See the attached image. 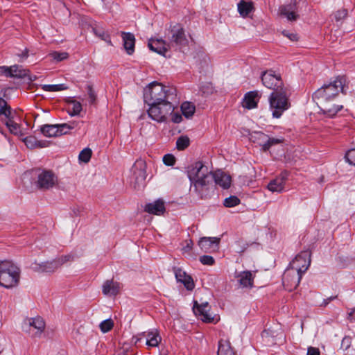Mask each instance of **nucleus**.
I'll list each match as a JSON object with an SVG mask.
<instances>
[{"instance_id": "6ab92c4d", "label": "nucleus", "mask_w": 355, "mask_h": 355, "mask_svg": "<svg viewBox=\"0 0 355 355\" xmlns=\"http://www.w3.org/2000/svg\"><path fill=\"white\" fill-rule=\"evenodd\" d=\"M120 291V285L113 279L106 280L103 284L102 291L107 296H116Z\"/></svg>"}, {"instance_id": "aec40b11", "label": "nucleus", "mask_w": 355, "mask_h": 355, "mask_svg": "<svg viewBox=\"0 0 355 355\" xmlns=\"http://www.w3.org/2000/svg\"><path fill=\"white\" fill-rule=\"evenodd\" d=\"M254 277L252 272L249 270L241 272L236 275L239 285L243 288H252Z\"/></svg>"}, {"instance_id": "e433bc0d", "label": "nucleus", "mask_w": 355, "mask_h": 355, "mask_svg": "<svg viewBox=\"0 0 355 355\" xmlns=\"http://www.w3.org/2000/svg\"><path fill=\"white\" fill-rule=\"evenodd\" d=\"M92 151L89 148H85L82 150L79 154V160L85 163H87L92 157Z\"/></svg>"}, {"instance_id": "412c9836", "label": "nucleus", "mask_w": 355, "mask_h": 355, "mask_svg": "<svg viewBox=\"0 0 355 355\" xmlns=\"http://www.w3.org/2000/svg\"><path fill=\"white\" fill-rule=\"evenodd\" d=\"M297 278V272H296V271L291 268L286 270L282 278L284 287L289 291H291L293 288H296L297 287L294 286V282Z\"/></svg>"}, {"instance_id": "09e8293b", "label": "nucleus", "mask_w": 355, "mask_h": 355, "mask_svg": "<svg viewBox=\"0 0 355 355\" xmlns=\"http://www.w3.org/2000/svg\"><path fill=\"white\" fill-rule=\"evenodd\" d=\"M51 57L53 58V60H56L57 62H60L67 58L68 53L66 52L60 53L55 51L51 53Z\"/></svg>"}, {"instance_id": "79ce46f5", "label": "nucleus", "mask_w": 355, "mask_h": 355, "mask_svg": "<svg viewBox=\"0 0 355 355\" xmlns=\"http://www.w3.org/2000/svg\"><path fill=\"white\" fill-rule=\"evenodd\" d=\"M282 141L279 139L275 138H269L267 135V139L266 140V143L263 144V150L266 151L269 150V148L274 145L278 144L281 143Z\"/></svg>"}, {"instance_id": "39448f33", "label": "nucleus", "mask_w": 355, "mask_h": 355, "mask_svg": "<svg viewBox=\"0 0 355 355\" xmlns=\"http://www.w3.org/2000/svg\"><path fill=\"white\" fill-rule=\"evenodd\" d=\"M20 268L12 261H0V286L6 288L16 286L20 278Z\"/></svg>"}, {"instance_id": "864d4df0", "label": "nucleus", "mask_w": 355, "mask_h": 355, "mask_svg": "<svg viewBox=\"0 0 355 355\" xmlns=\"http://www.w3.org/2000/svg\"><path fill=\"white\" fill-rule=\"evenodd\" d=\"M144 211L150 214L155 215V202L146 204Z\"/></svg>"}, {"instance_id": "f257e3e1", "label": "nucleus", "mask_w": 355, "mask_h": 355, "mask_svg": "<svg viewBox=\"0 0 355 355\" xmlns=\"http://www.w3.org/2000/svg\"><path fill=\"white\" fill-rule=\"evenodd\" d=\"M345 82V77L339 76L333 82L324 85L313 93V99L324 115L332 118L343 108V105L334 102L340 92L346 94Z\"/></svg>"}, {"instance_id": "3c124183", "label": "nucleus", "mask_w": 355, "mask_h": 355, "mask_svg": "<svg viewBox=\"0 0 355 355\" xmlns=\"http://www.w3.org/2000/svg\"><path fill=\"white\" fill-rule=\"evenodd\" d=\"M352 345V338L350 336H345L341 342V349L344 350L348 349Z\"/></svg>"}, {"instance_id": "680f3d73", "label": "nucleus", "mask_w": 355, "mask_h": 355, "mask_svg": "<svg viewBox=\"0 0 355 355\" xmlns=\"http://www.w3.org/2000/svg\"><path fill=\"white\" fill-rule=\"evenodd\" d=\"M27 71V73L26 76H23L21 78H27V80L30 82L35 81L37 79V76L35 75H31L30 74V71L25 69Z\"/></svg>"}, {"instance_id": "5701e85b", "label": "nucleus", "mask_w": 355, "mask_h": 355, "mask_svg": "<svg viewBox=\"0 0 355 355\" xmlns=\"http://www.w3.org/2000/svg\"><path fill=\"white\" fill-rule=\"evenodd\" d=\"M121 37L123 42V46L129 55H132L135 51V37L131 33L121 32Z\"/></svg>"}, {"instance_id": "a878e982", "label": "nucleus", "mask_w": 355, "mask_h": 355, "mask_svg": "<svg viewBox=\"0 0 355 355\" xmlns=\"http://www.w3.org/2000/svg\"><path fill=\"white\" fill-rule=\"evenodd\" d=\"M254 10V6L252 1H245V0H241L238 3V11L239 14L245 17L248 16V15Z\"/></svg>"}, {"instance_id": "c85d7f7f", "label": "nucleus", "mask_w": 355, "mask_h": 355, "mask_svg": "<svg viewBox=\"0 0 355 355\" xmlns=\"http://www.w3.org/2000/svg\"><path fill=\"white\" fill-rule=\"evenodd\" d=\"M79 122L77 121H70L69 123L57 124L59 135L61 136L62 135L67 134L71 130L76 128Z\"/></svg>"}, {"instance_id": "ea45409f", "label": "nucleus", "mask_w": 355, "mask_h": 355, "mask_svg": "<svg viewBox=\"0 0 355 355\" xmlns=\"http://www.w3.org/2000/svg\"><path fill=\"white\" fill-rule=\"evenodd\" d=\"M10 106L7 102L2 98H0V117L9 115Z\"/></svg>"}, {"instance_id": "f3484780", "label": "nucleus", "mask_w": 355, "mask_h": 355, "mask_svg": "<svg viewBox=\"0 0 355 355\" xmlns=\"http://www.w3.org/2000/svg\"><path fill=\"white\" fill-rule=\"evenodd\" d=\"M213 181L216 184L223 189H228L231 184V176L225 172L218 170L212 173Z\"/></svg>"}, {"instance_id": "49530a36", "label": "nucleus", "mask_w": 355, "mask_h": 355, "mask_svg": "<svg viewBox=\"0 0 355 355\" xmlns=\"http://www.w3.org/2000/svg\"><path fill=\"white\" fill-rule=\"evenodd\" d=\"M163 163L168 166H172L175 164L176 159L172 154H166L163 157Z\"/></svg>"}, {"instance_id": "1a4fd4ad", "label": "nucleus", "mask_w": 355, "mask_h": 355, "mask_svg": "<svg viewBox=\"0 0 355 355\" xmlns=\"http://www.w3.org/2000/svg\"><path fill=\"white\" fill-rule=\"evenodd\" d=\"M58 182L55 174L49 170H42L37 175L36 187L40 190H48L53 188Z\"/></svg>"}, {"instance_id": "7c9ffc66", "label": "nucleus", "mask_w": 355, "mask_h": 355, "mask_svg": "<svg viewBox=\"0 0 355 355\" xmlns=\"http://www.w3.org/2000/svg\"><path fill=\"white\" fill-rule=\"evenodd\" d=\"M181 110L185 117L189 118L193 115L196 107L190 102H184L181 105Z\"/></svg>"}, {"instance_id": "4468645a", "label": "nucleus", "mask_w": 355, "mask_h": 355, "mask_svg": "<svg viewBox=\"0 0 355 355\" xmlns=\"http://www.w3.org/2000/svg\"><path fill=\"white\" fill-rule=\"evenodd\" d=\"M182 51V48L188 44V40L185 37L184 29L180 26H175L172 29V40Z\"/></svg>"}, {"instance_id": "a18cd8bd", "label": "nucleus", "mask_w": 355, "mask_h": 355, "mask_svg": "<svg viewBox=\"0 0 355 355\" xmlns=\"http://www.w3.org/2000/svg\"><path fill=\"white\" fill-rule=\"evenodd\" d=\"M165 212V202L163 199H157V216H162Z\"/></svg>"}, {"instance_id": "c756f323", "label": "nucleus", "mask_w": 355, "mask_h": 355, "mask_svg": "<svg viewBox=\"0 0 355 355\" xmlns=\"http://www.w3.org/2000/svg\"><path fill=\"white\" fill-rule=\"evenodd\" d=\"M169 45L166 44L164 40L157 39V54L163 56L164 58L170 57V54H168Z\"/></svg>"}, {"instance_id": "f03ea898", "label": "nucleus", "mask_w": 355, "mask_h": 355, "mask_svg": "<svg viewBox=\"0 0 355 355\" xmlns=\"http://www.w3.org/2000/svg\"><path fill=\"white\" fill-rule=\"evenodd\" d=\"M261 81L265 87L273 90L268 99L270 109L272 116L278 119L291 106L288 90L283 86L280 76L272 70L263 72Z\"/></svg>"}, {"instance_id": "c03bdc74", "label": "nucleus", "mask_w": 355, "mask_h": 355, "mask_svg": "<svg viewBox=\"0 0 355 355\" xmlns=\"http://www.w3.org/2000/svg\"><path fill=\"white\" fill-rule=\"evenodd\" d=\"M0 121L4 123L6 127H9L12 123H15L16 122L14 121L13 116H12V112H11V107L9 109V115L7 116H2L0 117Z\"/></svg>"}, {"instance_id": "4c0bfd02", "label": "nucleus", "mask_w": 355, "mask_h": 355, "mask_svg": "<svg viewBox=\"0 0 355 355\" xmlns=\"http://www.w3.org/2000/svg\"><path fill=\"white\" fill-rule=\"evenodd\" d=\"M240 200L236 196H232L224 200L223 205L226 207H232L240 204Z\"/></svg>"}, {"instance_id": "c9c22d12", "label": "nucleus", "mask_w": 355, "mask_h": 355, "mask_svg": "<svg viewBox=\"0 0 355 355\" xmlns=\"http://www.w3.org/2000/svg\"><path fill=\"white\" fill-rule=\"evenodd\" d=\"M69 103L72 105L71 109H70L68 111L69 115H71V116L78 115L82 110L81 103L76 100H71Z\"/></svg>"}, {"instance_id": "393cba45", "label": "nucleus", "mask_w": 355, "mask_h": 355, "mask_svg": "<svg viewBox=\"0 0 355 355\" xmlns=\"http://www.w3.org/2000/svg\"><path fill=\"white\" fill-rule=\"evenodd\" d=\"M286 179V175H284L276 178L269 182L268 189L272 192H282L284 189Z\"/></svg>"}, {"instance_id": "603ef678", "label": "nucleus", "mask_w": 355, "mask_h": 355, "mask_svg": "<svg viewBox=\"0 0 355 355\" xmlns=\"http://www.w3.org/2000/svg\"><path fill=\"white\" fill-rule=\"evenodd\" d=\"M347 15V11L345 9L338 10L335 13V19L337 21H340L345 18Z\"/></svg>"}, {"instance_id": "58836bf2", "label": "nucleus", "mask_w": 355, "mask_h": 355, "mask_svg": "<svg viewBox=\"0 0 355 355\" xmlns=\"http://www.w3.org/2000/svg\"><path fill=\"white\" fill-rule=\"evenodd\" d=\"M114 326V322L111 319H107L103 320L100 324V329L103 333L108 332L110 331Z\"/></svg>"}, {"instance_id": "de8ad7c7", "label": "nucleus", "mask_w": 355, "mask_h": 355, "mask_svg": "<svg viewBox=\"0 0 355 355\" xmlns=\"http://www.w3.org/2000/svg\"><path fill=\"white\" fill-rule=\"evenodd\" d=\"M345 159L349 164L355 166V149H349L345 154Z\"/></svg>"}, {"instance_id": "20e7f679", "label": "nucleus", "mask_w": 355, "mask_h": 355, "mask_svg": "<svg viewBox=\"0 0 355 355\" xmlns=\"http://www.w3.org/2000/svg\"><path fill=\"white\" fill-rule=\"evenodd\" d=\"M176 89L157 81V121H165L172 114L174 107L172 101L175 98Z\"/></svg>"}, {"instance_id": "bf43d9fd", "label": "nucleus", "mask_w": 355, "mask_h": 355, "mask_svg": "<svg viewBox=\"0 0 355 355\" xmlns=\"http://www.w3.org/2000/svg\"><path fill=\"white\" fill-rule=\"evenodd\" d=\"M20 58V61L22 62L28 57V49H25L21 53L17 54Z\"/></svg>"}, {"instance_id": "5fc2aeb1", "label": "nucleus", "mask_w": 355, "mask_h": 355, "mask_svg": "<svg viewBox=\"0 0 355 355\" xmlns=\"http://www.w3.org/2000/svg\"><path fill=\"white\" fill-rule=\"evenodd\" d=\"M282 34L291 41H297L298 39L297 35L295 33H290L288 31H282Z\"/></svg>"}, {"instance_id": "2f4dec72", "label": "nucleus", "mask_w": 355, "mask_h": 355, "mask_svg": "<svg viewBox=\"0 0 355 355\" xmlns=\"http://www.w3.org/2000/svg\"><path fill=\"white\" fill-rule=\"evenodd\" d=\"M198 63V68L201 71L205 70L208 66L209 62V59L208 56L204 53H199L198 55V60H196Z\"/></svg>"}, {"instance_id": "37998d69", "label": "nucleus", "mask_w": 355, "mask_h": 355, "mask_svg": "<svg viewBox=\"0 0 355 355\" xmlns=\"http://www.w3.org/2000/svg\"><path fill=\"white\" fill-rule=\"evenodd\" d=\"M87 92L89 104H95L96 102V94L92 85H88L87 86Z\"/></svg>"}, {"instance_id": "4d7b16f0", "label": "nucleus", "mask_w": 355, "mask_h": 355, "mask_svg": "<svg viewBox=\"0 0 355 355\" xmlns=\"http://www.w3.org/2000/svg\"><path fill=\"white\" fill-rule=\"evenodd\" d=\"M186 245L183 247L182 251L184 252H189L193 248V241L191 240L186 241Z\"/></svg>"}, {"instance_id": "6e6d98bb", "label": "nucleus", "mask_w": 355, "mask_h": 355, "mask_svg": "<svg viewBox=\"0 0 355 355\" xmlns=\"http://www.w3.org/2000/svg\"><path fill=\"white\" fill-rule=\"evenodd\" d=\"M171 115V120L173 122L175 123H180L182 120V116L178 113H172Z\"/></svg>"}, {"instance_id": "8fccbe9b", "label": "nucleus", "mask_w": 355, "mask_h": 355, "mask_svg": "<svg viewBox=\"0 0 355 355\" xmlns=\"http://www.w3.org/2000/svg\"><path fill=\"white\" fill-rule=\"evenodd\" d=\"M200 261L204 265L212 266L214 263V259L209 255H203L200 257Z\"/></svg>"}, {"instance_id": "cd10ccee", "label": "nucleus", "mask_w": 355, "mask_h": 355, "mask_svg": "<svg viewBox=\"0 0 355 355\" xmlns=\"http://www.w3.org/2000/svg\"><path fill=\"white\" fill-rule=\"evenodd\" d=\"M217 355H234V352L228 340H220L219 341Z\"/></svg>"}, {"instance_id": "473e14b6", "label": "nucleus", "mask_w": 355, "mask_h": 355, "mask_svg": "<svg viewBox=\"0 0 355 355\" xmlns=\"http://www.w3.org/2000/svg\"><path fill=\"white\" fill-rule=\"evenodd\" d=\"M42 89L46 92H59L67 89L68 87L65 84L42 85Z\"/></svg>"}, {"instance_id": "9d476101", "label": "nucleus", "mask_w": 355, "mask_h": 355, "mask_svg": "<svg viewBox=\"0 0 355 355\" xmlns=\"http://www.w3.org/2000/svg\"><path fill=\"white\" fill-rule=\"evenodd\" d=\"M28 321V329H26V331L32 338H40L45 329L44 320L40 317H37L31 318Z\"/></svg>"}, {"instance_id": "a19ab883", "label": "nucleus", "mask_w": 355, "mask_h": 355, "mask_svg": "<svg viewBox=\"0 0 355 355\" xmlns=\"http://www.w3.org/2000/svg\"><path fill=\"white\" fill-rule=\"evenodd\" d=\"M24 141L28 148H36L37 144H38L37 139L33 136H28L25 137L24 139Z\"/></svg>"}, {"instance_id": "a211bd4d", "label": "nucleus", "mask_w": 355, "mask_h": 355, "mask_svg": "<svg viewBox=\"0 0 355 355\" xmlns=\"http://www.w3.org/2000/svg\"><path fill=\"white\" fill-rule=\"evenodd\" d=\"M260 98V96L257 91L249 92L245 94L242 105L247 109L255 108L257 106V103Z\"/></svg>"}, {"instance_id": "e2e57ef3", "label": "nucleus", "mask_w": 355, "mask_h": 355, "mask_svg": "<svg viewBox=\"0 0 355 355\" xmlns=\"http://www.w3.org/2000/svg\"><path fill=\"white\" fill-rule=\"evenodd\" d=\"M337 297H338L337 295H335V296H331V297H328L327 299H324L320 306H327V304H329V303L331 301L336 299Z\"/></svg>"}, {"instance_id": "7ed1b4c3", "label": "nucleus", "mask_w": 355, "mask_h": 355, "mask_svg": "<svg viewBox=\"0 0 355 355\" xmlns=\"http://www.w3.org/2000/svg\"><path fill=\"white\" fill-rule=\"evenodd\" d=\"M187 175L191 182V188L193 187L201 198L206 197V192L213 184L212 173L208 171L207 167L201 162H196L188 168Z\"/></svg>"}, {"instance_id": "9b49d317", "label": "nucleus", "mask_w": 355, "mask_h": 355, "mask_svg": "<svg viewBox=\"0 0 355 355\" xmlns=\"http://www.w3.org/2000/svg\"><path fill=\"white\" fill-rule=\"evenodd\" d=\"M193 312L196 316H198L202 322H212L214 320V318L212 317L209 313V306L208 302H203L199 304L196 301L194 302L193 307Z\"/></svg>"}, {"instance_id": "69168bd1", "label": "nucleus", "mask_w": 355, "mask_h": 355, "mask_svg": "<svg viewBox=\"0 0 355 355\" xmlns=\"http://www.w3.org/2000/svg\"><path fill=\"white\" fill-rule=\"evenodd\" d=\"M48 142L46 141H39L38 140V144H37L36 148H44L47 146Z\"/></svg>"}, {"instance_id": "f8f14e48", "label": "nucleus", "mask_w": 355, "mask_h": 355, "mask_svg": "<svg viewBox=\"0 0 355 355\" xmlns=\"http://www.w3.org/2000/svg\"><path fill=\"white\" fill-rule=\"evenodd\" d=\"M279 14L286 17L289 21H296L299 18L296 1L281 6L279 8Z\"/></svg>"}, {"instance_id": "bb28decb", "label": "nucleus", "mask_w": 355, "mask_h": 355, "mask_svg": "<svg viewBox=\"0 0 355 355\" xmlns=\"http://www.w3.org/2000/svg\"><path fill=\"white\" fill-rule=\"evenodd\" d=\"M40 131L42 135L47 137H58V129L57 128V124L55 125H49L46 124L42 125L40 127Z\"/></svg>"}, {"instance_id": "4be33fe9", "label": "nucleus", "mask_w": 355, "mask_h": 355, "mask_svg": "<svg viewBox=\"0 0 355 355\" xmlns=\"http://www.w3.org/2000/svg\"><path fill=\"white\" fill-rule=\"evenodd\" d=\"M175 275L178 282L183 283L187 290L191 291L194 288V283L192 278L189 275H187L181 268L175 269Z\"/></svg>"}, {"instance_id": "0e129e2a", "label": "nucleus", "mask_w": 355, "mask_h": 355, "mask_svg": "<svg viewBox=\"0 0 355 355\" xmlns=\"http://www.w3.org/2000/svg\"><path fill=\"white\" fill-rule=\"evenodd\" d=\"M72 211L75 216H78L83 211V208L80 207H74Z\"/></svg>"}, {"instance_id": "6e6552de", "label": "nucleus", "mask_w": 355, "mask_h": 355, "mask_svg": "<svg viewBox=\"0 0 355 355\" xmlns=\"http://www.w3.org/2000/svg\"><path fill=\"white\" fill-rule=\"evenodd\" d=\"M155 87V80L151 82L144 89V101L146 114L149 118L155 120V98L153 88Z\"/></svg>"}, {"instance_id": "13d9d810", "label": "nucleus", "mask_w": 355, "mask_h": 355, "mask_svg": "<svg viewBox=\"0 0 355 355\" xmlns=\"http://www.w3.org/2000/svg\"><path fill=\"white\" fill-rule=\"evenodd\" d=\"M8 128L11 133L16 135L19 130V126L17 123H12L9 127H8Z\"/></svg>"}, {"instance_id": "72a5a7b5", "label": "nucleus", "mask_w": 355, "mask_h": 355, "mask_svg": "<svg viewBox=\"0 0 355 355\" xmlns=\"http://www.w3.org/2000/svg\"><path fill=\"white\" fill-rule=\"evenodd\" d=\"M190 144L189 138L187 136H180L176 141V148L179 150H183L187 148Z\"/></svg>"}, {"instance_id": "423d86ee", "label": "nucleus", "mask_w": 355, "mask_h": 355, "mask_svg": "<svg viewBox=\"0 0 355 355\" xmlns=\"http://www.w3.org/2000/svg\"><path fill=\"white\" fill-rule=\"evenodd\" d=\"M146 164L142 159H137L130 169L129 183L136 191H141L146 184Z\"/></svg>"}, {"instance_id": "ddd939ff", "label": "nucleus", "mask_w": 355, "mask_h": 355, "mask_svg": "<svg viewBox=\"0 0 355 355\" xmlns=\"http://www.w3.org/2000/svg\"><path fill=\"white\" fill-rule=\"evenodd\" d=\"M26 73L27 71L21 66L0 67V76L4 75L6 77L22 78Z\"/></svg>"}, {"instance_id": "338daca9", "label": "nucleus", "mask_w": 355, "mask_h": 355, "mask_svg": "<svg viewBox=\"0 0 355 355\" xmlns=\"http://www.w3.org/2000/svg\"><path fill=\"white\" fill-rule=\"evenodd\" d=\"M153 42H154V40H153V39H150V40H149V42H148V46L149 49H150L152 51L155 52V47L153 46Z\"/></svg>"}, {"instance_id": "f704fd0d", "label": "nucleus", "mask_w": 355, "mask_h": 355, "mask_svg": "<svg viewBox=\"0 0 355 355\" xmlns=\"http://www.w3.org/2000/svg\"><path fill=\"white\" fill-rule=\"evenodd\" d=\"M252 139H253L254 142H257L259 146H262V149L263 150V144L267 139V135L261 132H255L254 135H252Z\"/></svg>"}, {"instance_id": "b1692460", "label": "nucleus", "mask_w": 355, "mask_h": 355, "mask_svg": "<svg viewBox=\"0 0 355 355\" xmlns=\"http://www.w3.org/2000/svg\"><path fill=\"white\" fill-rule=\"evenodd\" d=\"M133 339L135 340V345L143 342L148 346V349L155 347V334H153V333H148L146 334L144 332L134 337Z\"/></svg>"}, {"instance_id": "0eeeda50", "label": "nucleus", "mask_w": 355, "mask_h": 355, "mask_svg": "<svg viewBox=\"0 0 355 355\" xmlns=\"http://www.w3.org/2000/svg\"><path fill=\"white\" fill-rule=\"evenodd\" d=\"M311 263V253L308 251L302 252L297 254L291 263V269L297 272V278L294 282V286L297 287L302 279V274L309 268Z\"/></svg>"}, {"instance_id": "052dcab7", "label": "nucleus", "mask_w": 355, "mask_h": 355, "mask_svg": "<svg viewBox=\"0 0 355 355\" xmlns=\"http://www.w3.org/2000/svg\"><path fill=\"white\" fill-rule=\"evenodd\" d=\"M307 355H320V351L318 348L309 347L308 348Z\"/></svg>"}, {"instance_id": "2eb2a0df", "label": "nucleus", "mask_w": 355, "mask_h": 355, "mask_svg": "<svg viewBox=\"0 0 355 355\" xmlns=\"http://www.w3.org/2000/svg\"><path fill=\"white\" fill-rule=\"evenodd\" d=\"M71 257V255H66L51 261L42 263V264L40 265V268L43 272H52L64 263L69 261Z\"/></svg>"}, {"instance_id": "dca6fc26", "label": "nucleus", "mask_w": 355, "mask_h": 355, "mask_svg": "<svg viewBox=\"0 0 355 355\" xmlns=\"http://www.w3.org/2000/svg\"><path fill=\"white\" fill-rule=\"evenodd\" d=\"M220 239L216 237H203L198 242V245L205 252L216 251L219 245Z\"/></svg>"}, {"instance_id": "774afa93", "label": "nucleus", "mask_w": 355, "mask_h": 355, "mask_svg": "<svg viewBox=\"0 0 355 355\" xmlns=\"http://www.w3.org/2000/svg\"><path fill=\"white\" fill-rule=\"evenodd\" d=\"M348 318L350 320H355V310L353 309L348 313Z\"/></svg>"}]
</instances>
